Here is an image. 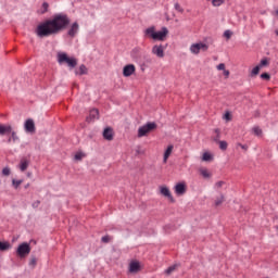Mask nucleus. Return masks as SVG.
Masks as SVG:
<instances>
[{
  "mask_svg": "<svg viewBox=\"0 0 278 278\" xmlns=\"http://www.w3.org/2000/svg\"><path fill=\"white\" fill-rule=\"evenodd\" d=\"M217 144H219L220 151H227V147H229L227 141H219V142H217Z\"/></svg>",
  "mask_w": 278,
  "mask_h": 278,
  "instance_id": "obj_29",
  "label": "nucleus"
},
{
  "mask_svg": "<svg viewBox=\"0 0 278 278\" xmlns=\"http://www.w3.org/2000/svg\"><path fill=\"white\" fill-rule=\"evenodd\" d=\"M12 249V244L9 241H0V251H10Z\"/></svg>",
  "mask_w": 278,
  "mask_h": 278,
  "instance_id": "obj_20",
  "label": "nucleus"
},
{
  "mask_svg": "<svg viewBox=\"0 0 278 278\" xmlns=\"http://www.w3.org/2000/svg\"><path fill=\"white\" fill-rule=\"evenodd\" d=\"M136 73V66L134 64H128L123 68L124 77H131Z\"/></svg>",
  "mask_w": 278,
  "mask_h": 278,
  "instance_id": "obj_10",
  "label": "nucleus"
},
{
  "mask_svg": "<svg viewBox=\"0 0 278 278\" xmlns=\"http://www.w3.org/2000/svg\"><path fill=\"white\" fill-rule=\"evenodd\" d=\"M103 138L104 140H109V141L114 140V129H112V127H106L103 130Z\"/></svg>",
  "mask_w": 278,
  "mask_h": 278,
  "instance_id": "obj_13",
  "label": "nucleus"
},
{
  "mask_svg": "<svg viewBox=\"0 0 278 278\" xmlns=\"http://www.w3.org/2000/svg\"><path fill=\"white\" fill-rule=\"evenodd\" d=\"M224 118H225L226 121H231V113L226 112V113L224 114Z\"/></svg>",
  "mask_w": 278,
  "mask_h": 278,
  "instance_id": "obj_41",
  "label": "nucleus"
},
{
  "mask_svg": "<svg viewBox=\"0 0 278 278\" xmlns=\"http://www.w3.org/2000/svg\"><path fill=\"white\" fill-rule=\"evenodd\" d=\"M217 70L225 71V63H220L219 65H217Z\"/></svg>",
  "mask_w": 278,
  "mask_h": 278,
  "instance_id": "obj_43",
  "label": "nucleus"
},
{
  "mask_svg": "<svg viewBox=\"0 0 278 278\" xmlns=\"http://www.w3.org/2000/svg\"><path fill=\"white\" fill-rule=\"evenodd\" d=\"M160 192L163 197H166V199H168L169 203H175V198L170 193V189H168V187H160Z\"/></svg>",
  "mask_w": 278,
  "mask_h": 278,
  "instance_id": "obj_7",
  "label": "nucleus"
},
{
  "mask_svg": "<svg viewBox=\"0 0 278 278\" xmlns=\"http://www.w3.org/2000/svg\"><path fill=\"white\" fill-rule=\"evenodd\" d=\"M58 62L59 64H67L70 68H75L77 66V59L70 58L65 52L58 53Z\"/></svg>",
  "mask_w": 278,
  "mask_h": 278,
  "instance_id": "obj_3",
  "label": "nucleus"
},
{
  "mask_svg": "<svg viewBox=\"0 0 278 278\" xmlns=\"http://www.w3.org/2000/svg\"><path fill=\"white\" fill-rule=\"evenodd\" d=\"M10 135L11 137H9L8 142H16V140H18V135H16V131L11 130Z\"/></svg>",
  "mask_w": 278,
  "mask_h": 278,
  "instance_id": "obj_26",
  "label": "nucleus"
},
{
  "mask_svg": "<svg viewBox=\"0 0 278 278\" xmlns=\"http://www.w3.org/2000/svg\"><path fill=\"white\" fill-rule=\"evenodd\" d=\"M21 184H23V180H16V179L12 180V186L13 188H15V190H18V187L21 186Z\"/></svg>",
  "mask_w": 278,
  "mask_h": 278,
  "instance_id": "obj_31",
  "label": "nucleus"
},
{
  "mask_svg": "<svg viewBox=\"0 0 278 278\" xmlns=\"http://www.w3.org/2000/svg\"><path fill=\"white\" fill-rule=\"evenodd\" d=\"M174 270H177V265H172V266H169V267L165 270V274L170 275L172 273H174Z\"/></svg>",
  "mask_w": 278,
  "mask_h": 278,
  "instance_id": "obj_33",
  "label": "nucleus"
},
{
  "mask_svg": "<svg viewBox=\"0 0 278 278\" xmlns=\"http://www.w3.org/2000/svg\"><path fill=\"white\" fill-rule=\"evenodd\" d=\"M262 67H260V65H256L253 70H252V72H251V77H255V76H257V75H260V70H261Z\"/></svg>",
  "mask_w": 278,
  "mask_h": 278,
  "instance_id": "obj_30",
  "label": "nucleus"
},
{
  "mask_svg": "<svg viewBox=\"0 0 278 278\" xmlns=\"http://www.w3.org/2000/svg\"><path fill=\"white\" fill-rule=\"evenodd\" d=\"M24 127L25 131H27L28 134H36V124L34 123V119H26Z\"/></svg>",
  "mask_w": 278,
  "mask_h": 278,
  "instance_id": "obj_8",
  "label": "nucleus"
},
{
  "mask_svg": "<svg viewBox=\"0 0 278 278\" xmlns=\"http://www.w3.org/2000/svg\"><path fill=\"white\" fill-rule=\"evenodd\" d=\"M84 157H86V154L84 152H77L74 156V160H76V162H81Z\"/></svg>",
  "mask_w": 278,
  "mask_h": 278,
  "instance_id": "obj_28",
  "label": "nucleus"
},
{
  "mask_svg": "<svg viewBox=\"0 0 278 278\" xmlns=\"http://www.w3.org/2000/svg\"><path fill=\"white\" fill-rule=\"evenodd\" d=\"M199 173L204 179H210V177H212V173H210L207 168H200Z\"/></svg>",
  "mask_w": 278,
  "mask_h": 278,
  "instance_id": "obj_22",
  "label": "nucleus"
},
{
  "mask_svg": "<svg viewBox=\"0 0 278 278\" xmlns=\"http://www.w3.org/2000/svg\"><path fill=\"white\" fill-rule=\"evenodd\" d=\"M112 240V238H110V236H104L101 238V242H103L104 244H108V242H110Z\"/></svg>",
  "mask_w": 278,
  "mask_h": 278,
  "instance_id": "obj_38",
  "label": "nucleus"
},
{
  "mask_svg": "<svg viewBox=\"0 0 278 278\" xmlns=\"http://www.w3.org/2000/svg\"><path fill=\"white\" fill-rule=\"evenodd\" d=\"M224 185H225V181H217L216 182L217 188H223Z\"/></svg>",
  "mask_w": 278,
  "mask_h": 278,
  "instance_id": "obj_44",
  "label": "nucleus"
},
{
  "mask_svg": "<svg viewBox=\"0 0 278 278\" xmlns=\"http://www.w3.org/2000/svg\"><path fill=\"white\" fill-rule=\"evenodd\" d=\"M173 149H175V147L173 144H169L167 147V149L164 152V162H168V159L170 157V155L173 153Z\"/></svg>",
  "mask_w": 278,
  "mask_h": 278,
  "instance_id": "obj_19",
  "label": "nucleus"
},
{
  "mask_svg": "<svg viewBox=\"0 0 278 278\" xmlns=\"http://www.w3.org/2000/svg\"><path fill=\"white\" fill-rule=\"evenodd\" d=\"M252 134L254 136H257L258 138H262V136H264V131L262 130V128H260V126H254L252 128Z\"/></svg>",
  "mask_w": 278,
  "mask_h": 278,
  "instance_id": "obj_21",
  "label": "nucleus"
},
{
  "mask_svg": "<svg viewBox=\"0 0 278 278\" xmlns=\"http://www.w3.org/2000/svg\"><path fill=\"white\" fill-rule=\"evenodd\" d=\"M12 134V125L0 124V136H8Z\"/></svg>",
  "mask_w": 278,
  "mask_h": 278,
  "instance_id": "obj_15",
  "label": "nucleus"
},
{
  "mask_svg": "<svg viewBox=\"0 0 278 278\" xmlns=\"http://www.w3.org/2000/svg\"><path fill=\"white\" fill-rule=\"evenodd\" d=\"M213 5L218 7L223 5L225 3V0H212Z\"/></svg>",
  "mask_w": 278,
  "mask_h": 278,
  "instance_id": "obj_37",
  "label": "nucleus"
},
{
  "mask_svg": "<svg viewBox=\"0 0 278 278\" xmlns=\"http://www.w3.org/2000/svg\"><path fill=\"white\" fill-rule=\"evenodd\" d=\"M261 79H265V81H270V74L268 73H263L261 75Z\"/></svg>",
  "mask_w": 278,
  "mask_h": 278,
  "instance_id": "obj_35",
  "label": "nucleus"
},
{
  "mask_svg": "<svg viewBox=\"0 0 278 278\" xmlns=\"http://www.w3.org/2000/svg\"><path fill=\"white\" fill-rule=\"evenodd\" d=\"M49 12V4L48 2H43L41 9L37 11L38 14H47Z\"/></svg>",
  "mask_w": 278,
  "mask_h": 278,
  "instance_id": "obj_23",
  "label": "nucleus"
},
{
  "mask_svg": "<svg viewBox=\"0 0 278 278\" xmlns=\"http://www.w3.org/2000/svg\"><path fill=\"white\" fill-rule=\"evenodd\" d=\"M203 162H212L214 160V156L210 152H204L202 155Z\"/></svg>",
  "mask_w": 278,
  "mask_h": 278,
  "instance_id": "obj_25",
  "label": "nucleus"
},
{
  "mask_svg": "<svg viewBox=\"0 0 278 278\" xmlns=\"http://www.w3.org/2000/svg\"><path fill=\"white\" fill-rule=\"evenodd\" d=\"M154 129H157V124H155V122H149L138 129V137L142 138L147 136V134H151V131H154Z\"/></svg>",
  "mask_w": 278,
  "mask_h": 278,
  "instance_id": "obj_5",
  "label": "nucleus"
},
{
  "mask_svg": "<svg viewBox=\"0 0 278 278\" xmlns=\"http://www.w3.org/2000/svg\"><path fill=\"white\" fill-rule=\"evenodd\" d=\"M186 190H187L186 182H178L175 186V192L176 194H178V197H181V194H186Z\"/></svg>",
  "mask_w": 278,
  "mask_h": 278,
  "instance_id": "obj_14",
  "label": "nucleus"
},
{
  "mask_svg": "<svg viewBox=\"0 0 278 278\" xmlns=\"http://www.w3.org/2000/svg\"><path fill=\"white\" fill-rule=\"evenodd\" d=\"M38 264V258L36 256H33L29 261V266H36Z\"/></svg>",
  "mask_w": 278,
  "mask_h": 278,
  "instance_id": "obj_39",
  "label": "nucleus"
},
{
  "mask_svg": "<svg viewBox=\"0 0 278 278\" xmlns=\"http://www.w3.org/2000/svg\"><path fill=\"white\" fill-rule=\"evenodd\" d=\"M224 201H225V197L224 195H222L220 198L215 200V207H218V205H223Z\"/></svg>",
  "mask_w": 278,
  "mask_h": 278,
  "instance_id": "obj_32",
  "label": "nucleus"
},
{
  "mask_svg": "<svg viewBox=\"0 0 278 278\" xmlns=\"http://www.w3.org/2000/svg\"><path fill=\"white\" fill-rule=\"evenodd\" d=\"M29 253H31V245H29V243L23 242L17 247L16 256L20 257V260H25Z\"/></svg>",
  "mask_w": 278,
  "mask_h": 278,
  "instance_id": "obj_4",
  "label": "nucleus"
},
{
  "mask_svg": "<svg viewBox=\"0 0 278 278\" xmlns=\"http://www.w3.org/2000/svg\"><path fill=\"white\" fill-rule=\"evenodd\" d=\"M78 31H79V24L77 22H74L67 31V36H70V38H75Z\"/></svg>",
  "mask_w": 278,
  "mask_h": 278,
  "instance_id": "obj_12",
  "label": "nucleus"
},
{
  "mask_svg": "<svg viewBox=\"0 0 278 278\" xmlns=\"http://www.w3.org/2000/svg\"><path fill=\"white\" fill-rule=\"evenodd\" d=\"M238 147H241L243 149V151L249 150V146H247V144L238 143Z\"/></svg>",
  "mask_w": 278,
  "mask_h": 278,
  "instance_id": "obj_42",
  "label": "nucleus"
},
{
  "mask_svg": "<svg viewBox=\"0 0 278 278\" xmlns=\"http://www.w3.org/2000/svg\"><path fill=\"white\" fill-rule=\"evenodd\" d=\"M258 66L260 68H264V66H270V59L268 58L262 59Z\"/></svg>",
  "mask_w": 278,
  "mask_h": 278,
  "instance_id": "obj_24",
  "label": "nucleus"
},
{
  "mask_svg": "<svg viewBox=\"0 0 278 278\" xmlns=\"http://www.w3.org/2000/svg\"><path fill=\"white\" fill-rule=\"evenodd\" d=\"M175 10L177 12H180V14H184V8H181V4H179L178 2L175 3Z\"/></svg>",
  "mask_w": 278,
  "mask_h": 278,
  "instance_id": "obj_34",
  "label": "nucleus"
},
{
  "mask_svg": "<svg viewBox=\"0 0 278 278\" xmlns=\"http://www.w3.org/2000/svg\"><path fill=\"white\" fill-rule=\"evenodd\" d=\"M10 167H4L3 169H2V175L4 176V177H10Z\"/></svg>",
  "mask_w": 278,
  "mask_h": 278,
  "instance_id": "obj_36",
  "label": "nucleus"
},
{
  "mask_svg": "<svg viewBox=\"0 0 278 278\" xmlns=\"http://www.w3.org/2000/svg\"><path fill=\"white\" fill-rule=\"evenodd\" d=\"M68 25H71V18L68 15L65 13H56L51 18L39 23L35 31L39 38H47L68 29Z\"/></svg>",
  "mask_w": 278,
  "mask_h": 278,
  "instance_id": "obj_1",
  "label": "nucleus"
},
{
  "mask_svg": "<svg viewBox=\"0 0 278 278\" xmlns=\"http://www.w3.org/2000/svg\"><path fill=\"white\" fill-rule=\"evenodd\" d=\"M128 270L132 275L140 273V270H142V265H140V261H138V260L130 261V263L128 265Z\"/></svg>",
  "mask_w": 278,
  "mask_h": 278,
  "instance_id": "obj_6",
  "label": "nucleus"
},
{
  "mask_svg": "<svg viewBox=\"0 0 278 278\" xmlns=\"http://www.w3.org/2000/svg\"><path fill=\"white\" fill-rule=\"evenodd\" d=\"M201 49H203V51H207V45L201 43V42L200 43H193L190 48L191 53H195V55L201 53Z\"/></svg>",
  "mask_w": 278,
  "mask_h": 278,
  "instance_id": "obj_9",
  "label": "nucleus"
},
{
  "mask_svg": "<svg viewBox=\"0 0 278 278\" xmlns=\"http://www.w3.org/2000/svg\"><path fill=\"white\" fill-rule=\"evenodd\" d=\"M99 118V109H92L86 117V123H92Z\"/></svg>",
  "mask_w": 278,
  "mask_h": 278,
  "instance_id": "obj_11",
  "label": "nucleus"
},
{
  "mask_svg": "<svg viewBox=\"0 0 278 278\" xmlns=\"http://www.w3.org/2000/svg\"><path fill=\"white\" fill-rule=\"evenodd\" d=\"M75 75H88V67L81 64L78 70H75Z\"/></svg>",
  "mask_w": 278,
  "mask_h": 278,
  "instance_id": "obj_18",
  "label": "nucleus"
},
{
  "mask_svg": "<svg viewBox=\"0 0 278 278\" xmlns=\"http://www.w3.org/2000/svg\"><path fill=\"white\" fill-rule=\"evenodd\" d=\"M224 36H225V38H227V40H229V38H231V30H226L224 33Z\"/></svg>",
  "mask_w": 278,
  "mask_h": 278,
  "instance_id": "obj_40",
  "label": "nucleus"
},
{
  "mask_svg": "<svg viewBox=\"0 0 278 278\" xmlns=\"http://www.w3.org/2000/svg\"><path fill=\"white\" fill-rule=\"evenodd\" d=\"M152 53H154V55H156L157 58H164V47L154 46L152 48Z\"/></svg>",
  "mask_w": 278,
  "mask_h": 278,
  "instance_id": "obj_16",
  "label": "nucleus"
},
{
  "mask_svg": "<svg viewBox=\"0 0 278 278\" xmlns=\"http://www.w3.org/2000/svg\"><path fill=\"white\" fill-rule=\"evenodd\" d=\"M27 168H29V160H27V157H22L20 161V169L22 173H25Z\"/></svg>",
  "mask_w": 278,
  "mask_h": 278,
  "instance_id": "obj_17",
  "label": "nucleus"
},
{
  "mask_svg": "<svg viewBox=\"0 0 278 278\" xmlns=\"http://www.w3.org/2000/svg\"><path fill=\"white\" fill-rule=\"evenodd\" d=\"M224 75H225V77H229V71L224 70Z\"/></svg>",
  "mask_w": 278,
  "mask_h": 278,
  "instance_id": "obj_45",
  "label": "nucleus"
},
{
  "mask_svg": "<svg viewBox=\"0 0 278 278\" xmlns=\"http://www.w3.org/2000/svg\"><path fill=\"white\" fill-rule=\"evenodd\" d=\"M146 36H148V38H152V40L164 41L166 36H168V28L163 27L161 31H155V27H150L146 30Z\"/></svg>",
  "mask_w": 278,
  "mask_h": 278,
  "instance_id": "obj_2",
  "label": "nucleus"
},
{
  "mask_svg": "<svg viewBox=\"0 0 278 278\" xmlns=\"http://www.w3.org/2000/svg\"><path fill=\"white\" fill-rule=\"evenodd\" d=\"M214 132L216 134V136L213 137V142H216V143L220 142V130L216 128Z\"/></svg>",
  "mask_w": 278,
  "mask_h": 278,
  "instance_id": "obj_27",
  "label": "nucleus"
}]
</instances>
